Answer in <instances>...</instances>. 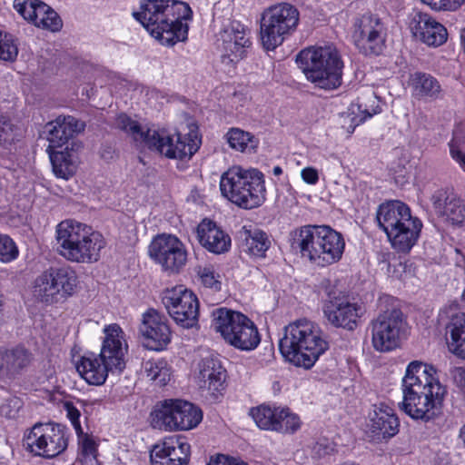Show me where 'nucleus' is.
<instances>
[{"instance_id": "nucleus-1", "label": "nucleus", "mask_w": 465, "mask_h": 465, "mask_svg": "<svg viewBox=\"0 0 465 465\" xmlns=\"http://www.w3.org/2000/svg\"><path fill=\"white\" fill-rule=\"evenodd\" d=\"M401 410L413 420L429 421L442 409L447 388L436 368L420 361H411L401 381Z\"/></svg>"}, {"instance_id": "nucleus-2", "label": "nucleus", "mask_w": 465, "mask_h": 465, "mask_svg": "<svg viewBox=\"0 0 465 465\" xmlns=\"http://www.w3.org/2000/svg\"><path fill=\"white\" fill-rule=\"evenodd\" d=\"M114 126L130 136L137 145L147 147L168 159H191L201 145V138L195 126H190L185 134H172L166 129L143 127L125 114H120L116 117Z\"/></svg>"}, {"instance_id": "nucleus-3", "label": "nucleus", "mask_w": 465, "mask_h": 465, "mask_svg": "<svg viewBox=\"0 0 465 465\" xmlns=\"http://www.w3.org/2000/svg\"><path fill=\"white\" fill-rule=\"evenodd\" d=\"M191 15L187 4L174 0H146L141 4V10L134 14L153 38L168 46L187 39V21Z\"/></svg>"}, {"instance_id": "nucleus-4", "label": "nucleus", "mask_w": 465, "mask_h": 465, "mask_svg": "<svg viewBox=\"0 0 465 465\" xmlns=\"http://www.w3.org/2000/svg\"><path fill=\"white\" fill-rule=\"evenodd\" d=\"M84 122L72 115H59L45 125L48 142L46 152L56 177L67 180L75 173L83 143L74 137L84 132Z\"/></svg>"}, {"instance_id": "nucleus-5", "label": "nucleus", "mask_w": 465, "mask_h": 465, "mask_svg": "<svg viewBox=\"0 0 465 465\" xmlns=\"http://www.w3.org/2000/svg\"><path fill=\"white\" fill-rule=\"evenodd\" d=\"M100 353L87 352L76 363L79 375L90 385H103L109 371H122L125 367L128 344L120 325L111 323L103 328Z\"/></svg>"}, {"instance_id": "nucleus-6", "label": "nucleus", "mask_w": 465, "mask_h": 465, "mask_svg": "<svg viewBox=\"0 0 465 465\" xmlns=\"http://www.w3.org/2000/svg\"><path fill=\"white\" fill-rule=\"evenodd\" d=\"M291 247L318 267L340 262L345 250L342 234L328 225H304L291 233Z\"/></svg>"}, {"instance_id": "nucleus-7", "label": "nucleus", "mask_w": 465, "mask_h": 465, "mask_svg": "<svg viewBox=\"0 0 465 465\" xmlns=\"http://www.w3.org/2000/svg\"><path fill=\"white\" fill-rule=\"evenodd\" d=\"M55 242L64 259L84 264L97 262L106 246L100 232L74 219H65L55 226Z\"/></svg>"}, {"instance_id": "nucleus-8", "label": "nucleus", "mask_w": 465, "mask_h": 465, "mask_svg": "<svg viewBox=\"0 0 465 465\" xmlns=\"http://www.w3.org/2000/svg\"><path fill=\"white\" fill-rule=\"evenodd\" d=\"M279 348L289 362L297 367L311 369L328 350L329 343L317 324L302 319L285 328Z\"/></svg>"}, {"instance_id": "nucleus-9", "label": "nucleus", "mask_w": 465, "mask_h": 465, "mask_svg": "<svg viewBox=\"0 0 465 465\" xmlns=\"http://www.w3.org/2000/svg\"><path fill=\"white\" fill-rule=\"evenodd\" d=\"M220 191L232 203L245 210L257 208L266 200L264 175L255 168L232 166L221 175Z\"/></svg>"}, {"instance_id": "nucleus-10", "label": "nucleus", "mask_w": 465, "mask_h": 465, "mask_svg": "<svg viewBox=\"0 0 465 465\" xmlns=\"http://www.w3.org/2000/svg\"><path fill=\"white\" fill-rule=\"evenodd\" d=\"M377 221L391 246L401 252H410L416 244L422 228L421 222L412 216L409 206L401 201L380 205Z\"/></svg>"}, {"instance_id": "nucleus-11", "label": "nucleus", "mask_w": 465, "mask_h": 465, "mask_svg": "<svg viewBox=\"0 0 465 465\" xmlns=\"http://www.w3.org/2000/svg\"><path fill=\"white\" fill-rule=\"evenodd\" d=\"M296 61L306 79L316 87L333 90L341 84L343 63L336 48L309 47L299 53Z\"/></svg>"}, {"instance_id": "nucleus-12", "label": "nucleus", "mask_w": 465, "mask_h": 465, "mask_svg": "<svg viewBox=\"0 0 465 465\" xmlns=\"http://www.w3.org/2000/svg\"><path fill=\"white\" fill-rule=\"evenodd\" d=\"M212 327L226 343L240 351H252L261 342L255 323L240 312L215 309L212 312Z\"/></svg>"}, {"instance_id": "nucleus-13", "label": "nucleus", "mask_w": 465, "mask_h": 465, "mask_svg": "<svg viewBox=\"0 0 465 465\" xmlns=\"http://www.w3.org/2000/svg\"><path fill=\"white\" fill-rule=\"evenodd\" d=\"M77 284V274L71 267H50L32 281L29 296L34 302L53 305L72 297Z\"/></svg>"}, {"instance_id": "nucleus-14", "label": "nucleus", "mask_w": 465, "mask_h": 465, "mask_svg": "<svg viewBox=\"0 0 465 465\" xmlns=\"http://www.w3.org/2000/svg\"><path fill=\"white\" fill-rule=\"evenodd\" d=\"M69 437L64 425L51 421L36 422L25 431L23 445L31 456L51 460L67 449Z\"/></svg>"}, {"instance_id": "nucleus-15", "label": "nucleus", "mask_w": 465, "mask_h": 465, "mask_svg": "<svg viewBox=\"0 0 465 465\" xmlns=\"http://www.w3.org/2000/svg\"><path fill=\"white\" fill-rule=\"evenodd\" d=\"M300 21L298 9L282 3L268 8L261 22V41L266 50H274L297 28Z\"/></svg>"}, {"instance_id": "nucleus-16", "label": "nucleus", "mask_w": 465, "mask_h": 465, "mask_svg": "<svg viewBox=\"0 0 465 465\" xmlns=\"http://www.w3.org/2000/svg\"><path fill=\"white\" fill-rule=\"evenodd\" d=\"M409 326L399 310L386 311L371 322V341L377 352H391L408 338Z\"/></svg>"}, {"instance_id": "nucleus-17", "label": "nucleus", "mask_w": 465, "mask_h": 465, "mask_svg": "<svg viewBox=\"0 0 465 465\" xmlns=\"http://www.w3.org/2000/svg\"><path fill=\"white\" fill-rule=\"evenodd\" d=\"M153 428L164 430H189L203 420V412L194 404L182 400L165 401L151 413Z\"/></svg>"}, {"instance_id": "nucleus-18", "label": "nucleus", "mask_w": 465, "mask_h": 465, "mask_svg": "<svg viewBox=\"0 0 465 465\" xmlns=\"http://www.w3.org/2000/svg\"><path fill=\"white\" fill-rule=\"evenodd\" d=\"M162 302L173 322L185 329L197 325L199 301L197 296L183 285L166 288L162 292Z\"/></svg>"}, {"instance_id": "nucleus-19", "label": "nucleus", "mask_w": 465, "mask_h": 465, "mask_svg": "<svg viewBox=\"0 0 465 465\" xmlns=\"http://www.w3.org/2000/svg\"><path fill=\"white\" fill-rule=\"evenodd\" d=\"M150 258L169 274L179 273L187 263L188 251L185 244L175 235L159 234L148 248Z\"/></svg>"}, {"instance_id": "nucleus-20", "label": "nucleus", "mask_w": 465, "mask_h": 465, "mask_svg": "<svg viewBox=\"0 0 465 465\" xmlns=\"http://www.w3.org/2000/svg\"><path fill=\"white\" fill-rule=\"evenodd\" d=\"M351 37L361 53L379 54L385 45L386 30L378 16L364 15L355 21Z\"/></svg>"}, {"instance_id": "nucleus-21", "label": "nucleus", "mask_w": 465, "mask_h": 465, "mask_svg": "<svg viewBox=\"0 0 465 465\" xmlns=\"http://www.w3.org/2000/svg\"><path fill=\"white\" fill-rule=\"evenodd\" d=\"M322 312L331 326L352 331L358 326L363 311L361 305L345 295L329 294L322 304Z\"/></svg>"}, {"instance_id": "nucleus-22", "label": "nucleus", "mask_w": 465, "mask_h": 465, "mask_svg": "<svg viewBox=\"0 0 465 465\" xmlns=\"http://www.w3.org/2000/svg\"><path fill=\"white\" fill-rule=\"evenodd\" d=\"M218 42L225 64H236L245 58L252 45L248 30L237 21L223 26L219 33Z\"/></svg>"}, {"instance_id": "nucleus-23", "label": "nucleus", "mask_w": 465, "mask_h": 465, "mask_svg": "<svg viewBox=\"0 0 465 465\" xmlns=\"http://www.w3.org/2000/svg\"><path fill=\"white\" fill-rule=\"evenodd\" d=\"M192 375L197 387L213 398L225 389L226 371L218 360L210 355L195 362Z\"/></svg>"}, {"instance_id": "nucleus-24", "label": "nucleus", "mask_w": 465, "mask_h": 465, "mask_svg": "<svg viewBox=\"0 0 465 465\" xmlns=\"http://www.w3.org/2000/svg\"><path fill=\"white\" fill-rule=\"evenodd\" d=\"M13 6L25 20L38 28L58 32L63 27L58 14L40 0H15Z\"/></svg>"}, {"instance_id": "nucleus-25", "label": "nucleus", "mask_w": 465, "mask_h": 465, "mask_svg": "<svg viewBox=\"0 0 465 465\" xmlns=\"http://www.w3.org/2000/svg\"><path fill=\"white\" fill-rule=\"evenodd\" d=\"M440 318L448 321L445 329L450 351L465 359V312L460 310L457 302H450L440 310Z\"/></svg>"}, {"instance_id": "nucleus-26", "label": "nucleus", "mask_w": 465, "mask_h": 465, "mask_svg": "<svg viewBox=\"0 0 465 465\" xmlns=\"http://www.w3.org/2000/svg\"><path fill=\"white\" fill-rule=\"evenodd\" d=\"M144 346L152 351H163L171 342L172 331L167 320L154 310L143 315L140 327Z\"/></svg>"}, {"instance_id": "nucleus-27", "label": "nucleus", "mask_w": 465, "mask_h": 465, "mask_svg": "<svg viewBox=\"0 0 465 465\" xmlns=\"http://www.w3.org/2000/svg\"><path fill=\"white\" fill-rule=\"evenodd\" d=\"M408 25L412 35L429 46H440L447 41L445 26L426 13L413 11Z\"/></svg>"}, {"instance_id": "nucleus-28", "label": "nucleus", "mask_w": 465, "mask_h": 465, "mask_svg": "<svg viewBox=\"0 0 465 465\" xmlns=\"http://www.w3.org/2000/svg\"><path fill=\"white\" fill-rule=\"evenodd\" d=\"M367 432L375 440H387L399 432L400 421L394 410L386 403L372 405L367 419Z\"/></svg>"}, {"instance_id": "nucleus-29", "label": "nucleus", "mask_w": 465, "mask_h": 465, "mask_svg": "<svg viewBox=\"0 0 465 465\" xmlns=\"http://www.w3.org/2000/svg\"><path fill=\"white\" fill-rule=\"evenodd\" d=\"M191 446L178 437H168L156 443L150 453L152 465H187Z\"/></svg>"}, {"instance_id": "nucleus-30", "label": "nucleus", "mask_w": 465, "mask_h": 465, "mask_svg": "<svg viewBox=\"0 0 465 465\" xmlns=\"http://www.w3.org/2000/svg\"><path fill=\"white\" fill-rule=\"evenodd\" d=\"M196 235L201 246L214 254L227 252L232 245L229 234L209 219H203L198 224Z\"/></svg>"}, {"instance_id": "nucleus-31", "label": "nucleus", "mask_w": 465, "mask_h": 465, "mask_svg": "<svg viewBox=\"0 0 465 465\" xmlns=\"http://www.w3.org/2000/svg\"><path fill=\"white\" fill-rule=\"evenodd\" d=\"M436 211L452 225L465 227V201L452 192L438 190L432 196Z\"/></svg>"}, {"instance_id": "nucleus-32", "label": "nucleus", "mask_w": 465, "mask_h": 465, "mask_svg": "<svg viewBox=\"0 0 465 465\" xmlns=\"http://www.w3.org/2000/svg\"><path fill=\"white\" fill-rule=\"evenodd\" d=\"M381 112L380 101L371 91L367 101L358 98L356 102L350 105L348 111L341 115L342 126L346 128L349 134H351L357 126Z\"/></svg>"}, {"instance_id": "nucleus-33", "label": "nucleus", "mask_w": 465, "mask_h": 465, "mask_svg": "<svg viewBox=\"0 0 465 465\" xmlns=\"http://www.w3.org/2000/svg\"><path fill=\"white\" fill-rule=\"evenodd\" d=\"M31 362V354L24 348L0 351V375H15Z\"/></svg>"}, {"instance_id": "nucleus-34", "label": "nucleus", "mask_w": 465, "mask_h": 465, "mask_svg": "<svg viewBox=\"0 0 465 465\" xmlns=\"http://www.w3.org/2000/svg\"><path fill=\"white\" fill-rule=\"evenodd\" d=\"M243 251L253 257H263L271 245L266 232L257 228H242Z\"/></svg>"}, {"instance_id": "nucleus-35", "label": "nucleus", "mask_w": 465, "mask_h": 465, "mask_svg": "<svg viewBox=\"0 0 465 465\" xmlns=\"http://www.w3.org/2000/svg\"><path fill=\"white\" fill-rule=\"evenodd\" d=\"M409 85L413 95L419 98L435 99L441 90L439 82L431 75L424 73L411 74Z\"/></svg>"}, {"instance_id": "nucleus-36", "label": "nucleus", "mask_w": 465, "mask_h": 465, "mask_svg": "<svg viewBox=\"0 0 465 465\" xmlns=\"http://www.w3.org/2000/svg\"><path fill=\"white\" fill-rule=\"evenodd\" d=\"M281 406L261 404L249 410V416L256 426L263 430L275 431L276 420Z\"/></svg>"}, {"instance_id": "nucleus-37", "label": "nucleus", "mask_w": 465, "mask_h": 465, "mask_svg": "<svg viewBox=\"0 0 465 465\" xmlns=\"http://www.w3.org/2000/svg\"><path fill=\"white\" fill-rule=\"evenodd\" d=\"M225 137L229 146L241 153H255L259 145V140L253 134L240 128H231Z\"/></svg>"}, {"instance_id": "nucleus-38", "label": "nucleus", "mask_w": 465, "mask_h": 465, "mask_svg": "<svg viewBox=\"0 0 465 465\" xmlns=\"http://www.w3.org/2000/svg\"><path fill=\"white\" fill-rule=\"evenodd\" d=\"M143 370L146 377L157 385H165L171 380V366L164 359L147 360L143 364Z\"/></svg>"}, {"instance_id": "nucleus-39", "label": "nucleus", "mask_w": 465, "mask_h": 465, "mask_svg": "<svg viewBox=\"0 0 465 465\" xmlns=\"http://www.w3.org/2000/svg\"><path fill=\"white\" fill-rule=\"evenodd\" d=\"M302 425L300 416L292 411L290 408L281 406L279 415L276 420L275 432L281 434H294Z\"/></svg>"}, {"instance_id": "nucleus-40", "label": "nucleus", "mask_w": 465, "mask_h": 465, "mask_svg": "<svg viewBox=\"0 0 465 465\" xmlns=\"http://www.w3.org/2000/svg\"><path fill=\"white\" fill-rule=\"evenodd\" d=\"M195 272L200 284L213 292H219L222 289L223 279L221 273L213 264L198 265Z\"/></svg>"}, {"instance_id": "nucleus-41", "label": "nucleus", "mask_w": 465, "mask_h": 465, "mask_svg": "<svg viewBox=\"0 0 465 465\" xmlns=\"http://www.w3.org/2000/svg\"><path fill=\"white\" fill-rule=\"evenodd\" d=\"M464 139L459 131H454L448 143L451 159L465 172V152L463 150Z\"/></svg>"}, {"instance_id": "nucleus-42", "label": "nucleus", "mask_w": 465, "mask_h": 465, "mask_svg": "<svg viewBox=\"0 0 465 465\" xmlns=\"http://www.w3.org/2000/svg\"><path fill=\"white\" fill-rule=\"evenodd\" d=\"M19 256L15 242L7 234L0 233V262L10 263Z\"/></svg>"}, {"instance_id": "nucleus-43", "label": "nucleus", "mask_w": 465, "mask_h": 465, "mask_svg": "<svg viewBox=\"0 0 465 465\" xmlns=\"http://www.w3.org/2000/svg\"><path fill=\"white\" fill-rule=\"evenodd\" d=\"M18 55V45L15 38L3 32L0 37V60L5 62H14Z\"/></svg>"}, {"instance_id": "nucleus-44", "label": "nucleus", "mask_w": 465, "mask_h": 465, "mask_svg": "<svg viewBox=\"0 0 465 465\" xmlns=\"http://www.w3.org/2000/svg\"><path fill=\"white\" fill-rule=\"evenodd\" d=\"M77 436L81 453L84 460H96L97 443L95 440L88 435L84 434L83 430L82 433L77 434Z\"/></svg>"}, {"instance_id": "nucleus-45", "label": "nucleus", "mask_w": 465, "mask_h": 465, "mask_svg": "<svg viewBox=\"0 0 465 465\" xmlns=\"http://www.w3.org/2000/svg\"><path fill=\"white\" fill-rule=\"evenodd\" d=\"M61 408L65 412V415L74 427L75 433L81 434L83 430L80 422L81 412L75 403L71 401H64L62 402Z\"/></svg>"}, {"instance_id": "nucleus-46", "label": "nucleus", "mask_w": 465, "mask_h": 465, "mask_svg": "<svg viewBox=\"0 0 465 465\" xmlns=\"http://www.w3.org/2000/svg\"><path fill=\"white\" fill-rule=\"evenodd\" d=\"M22 407V401L19 398L9 396L0 403V415L7 419H14Z\"/></svg>"}, {"instance_id": "nucleus-47", "label": "nucleus", "mask_w": 465, "mask_h": 465, "mask_svg": "<svg viewBox=\"0 0 465 465\" xmlns=\"http://www.w3.org/2000/svg\"><path fill=\"white\" fill-rule=\"evenodd\" d=\"M424 5L435 11H456L465 0H420Z\"/></svg>"}, {"instance_id": "nucleus-48", "label": "nucleus", "mask_w": 465, "mask_h": 465, "mask_svg": "<svg viewBox=\"0 0 465 465\" xmlns=\"http://www.w3.org/2000/svg\"><path fill=\"white\" fill-rule=\"evenodd\" d=\"M15 140L13 125L5 116H0V145L7 147Z\"/></svg>"}, {"instance_id": "nucleus-49", "label": "nucleus", "mask_w": 465, "mask_h": 465, "mask_svg": "<svg viewBox=\"0 0 465 465\" xmlns=\"http://www.w3.org/2000/svg\"><path fill=\"white\" fill-rule=\"evenodd\" d=\"M207 465H248L244 460L237 457L218 454L210 459Z\"/></svg>"}, {"instance_id": "nucleus-50", "label": "nucleus", "mask_w": 465, "mask_h": 465, "mask_svg": "<svg viewBox=\"0 0 465 465\" xmlns=\"http://www.w3.org/2000/svg\"><path fill=\"white\" fill-rule=\"evenodd\" d=\"M302 181L310 185H315L319 182V171L312 166L305 167L301 171Z\"/></svg>"}, {"instance_id": "nucleus-51", "label": "nucleus", "mask_w": 465, "mask_h": 465, "mask_svg": "<svg viewBox=\"0 0 465 465\" xmlns=\"http://www.w3.org/2000/svg\"><path fill=\"white\" fill-rule=\"evenodd\" d=\"M450 374L455 386L465 393V367H455Z\"/></svg>"}, {"instance_id": "nucleus-52", "label": "nucleus", "mask_w": 465, "mask_h": 465, "mask_svg": "<svg viewBox=\"0 0 465 465\" xmlns=\"http://www.w3.org/2000/svg\"><path fill=\"white\" fill-rule=\"evenodd\" d=\"M334 450L333 447L331 445L324 444L322 442H317L313 447V451L318 457H322L324 455H328Z\"/></svg>"}, {"instance_id": "nucleus-53", "label": "nucleus", "mask_w": 465, "mask_h": 465, "mask_svg": "<svg viewBox=\"0 0 465 465\" xmlns=\"http://www.w3.org/2000/svg\"><path fill=\"white\" fill-rule=\"evenodd\" d=\"M407 264L406 262H400L397 267L394 270V273H396V277L399 279H402V272H406Z\"/></svg>"}, {"instance_id": "nucleus-54", "label": "nucleus", "mask_w": 465, "mask_h": 465, "mask_svg": "<svg viewBox=\"0 0 465 465\" xmlns=\"http://www.w3.org/2000/svg\"><path fill=\"white\" fill-rule=\"evenodd\" d=\"M339 465H361V464L356 461H353V460H346V461L341 462Z\"/></svg>"}, {"instance_id": "nucleus-55", "label": "nucleus", "mask_w": 465, "mask_h": 465, "mask_svg": "<svg viewBox=\"0 0 465 465\" xmlns=\"http://www.w3.org/2000/svg\"><path fill=\"white\" fill-rule=\"evenodd\" d=\"M272 172H273V174L280 175L282 173V170L280 166H275V167H273Z\"/></svg>"}, {"instance_id": "nucleus-56", "label": "nucleus", "mask_w": 465, "mask_h": 465, "mask_svg": "<svg viewBox=\"0 0 465 465\" xmlns=\"http://www.w3.org/2000/svg\"><path fill=\"white\" fill-rule=\"evenodd\" d=\"M461 298H462V302L465 303V290L462 292Z\"/></svg>"}, {"instance_id": "nucleus-57", "label": "nucleus", "mask_w": 465, "mask_h": 465, "mask_svg": "<svg viewBox=\"0 0 465 465\" xmlns=\"http://www.w3.org/2000/svg\"><path fill=\"white\" fill-rule=\"evenodd\" d=\"M3 32H4V31H1V30H0V37H2V34H3Z\"/></svg>"}]
</instances>
